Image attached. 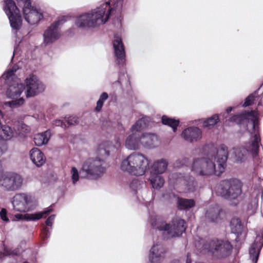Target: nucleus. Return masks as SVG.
Instances as JSON below:
<instances>
[{
	"instance_id": "f704fd0d",
	"label": "nucleus",
	"mask_w": 263,
	"mask_h": 263,
	"mask_svg": "<svg viewBox=\"0 0 263 263\" xmlns=\"http://www.w3.org/2000/svg\"><path fill=\"white\" fill-rule=\"evenodd\" d=\"M161 121L163 124L172 127L174 132L177 130V126L179 123V120L169 118L167 116H162Z\"/></svg>"
},
{
	"instance_id": "473e14b6",
	"label": "nucleus",
	"mask_w": 263,
	"mask_h": 263,
	"mask_svg": "<svg viewBox=\"0 0 263 263\" xmlns=\"http://www.w3.org/2000/svg\"><path fill=\"white\" fill-rule=\"evenodd\" d=\"M14 130L8 125H2L0 138L3 140H10L14 135Z\"/></svg>"
},
{
	"instance_id": "72a5a7b5",
	"label": "nucleus",
	"mask_w": 263,
	"mask_h": 263,
	"mask_svg": "<svg viewBox=\"0 0 263 263\" xmlns=\"http://www.w3.org/2000/svg\"><path fill=\"white\" fill-rule=\"evenodd\" d=\"M230 227L232 232L237 234H241L243 229V225L241 223V221L240 219L237 217H233L231 219Z\"/></svg>"
},
{
	"instance_id": "1a4fd4ad",
	"label": "nucleus",
	"mask_w": 263,
	"mask_h": 263,
	"mask_svg": "<svg viewBox=\"0 0 263 263\" xmlns=\"http://www.w3.org/2000/svg\"><path fill=\"white\" fill-rule=\"evenodd\" d=\"M24 90L25 85L22 83L14 82L13 84L10 85L6 91V96L7 98L12 100L5 102V106L8 107L11 109H15L23 105L25 103V99L20 97Z\"/></svg>"
},
{
	"instance_id": "423d86ee",
	"label": "nucleus",
	"mask_w": 263,
	"mask_h": 263,
	"mask_svg": "<svg viewBox=\"0 0 263 263\" xmlns=\"http://www.w3.org/2000/svg\"><path fill=\"white\" fill-rule=\"evenodd\" d=\"M103 161L99 158H90L83 163L80 170V174L83 177L89 179H97L105 172L106 169L103 166Z\"/></svg>"
},
{
	"instance_id": "4be33fe9",
	"label": "nucleus",
	"mask_w": 263,
	"mask_h": 263,
	"mask_svg": "<svg viewBox=\"0 0 263 263\" xmlns=\"http://www.w3.org/2000/svg\"><path fill=\"white\" fill-rule=\"evenodd\" d=\"M141 134L139 133H131L127 137L125 142V147L130 150L139 149L141 145Z\"/></svg>"
},
{
	"instance_id": "a878e982",
	"label": "nucleus",
	"mask_w": 263,
	"mask_h": 263,
	"mask_svg": "<svg viewBox=\"0 0 263 263\" xmlns=\"http://www.w3.org/2000/svg\"><path fill=\"white\" fill-rule=\"evenodd\" d=\"M149 121V119L147 116H143L132 125L130 128V132L132 133H139L141 134V131L148 125Z\"/></svg>"
},
{
	"instance_id": "a19ab883",
	"label": "nucleus",
	"mask_w": 263,
	"mask_h": 263,
	"mask_svg": "<svg viewBox=\"0 0 263 263\" xmlns=\"http://www.w3.org/2000/svg\"><path fill=\"white\" fill-rule=\"evenodd\" d=\"M16 70H13V69H11L8 70L7 72L4 73L2 76V78L7 81V83L8 82L9 79H10L12 76L14 75V71Z\"/></svg>"
},
{
	"instance_id": "cd10ccee",
	"label": "nucleus",
	"mask_w": 263,
	"mask_h": 263,
	"mask_svg": "<svg viewBox=\"0 0 263 263\" xmlns=\"http://www.w3.org/2000/svg\"><path fill=\"white\" fill-rule=\"evenodd\" d=\"M168 162L164 159H161L155 161L152 167V171L153 173L162 174L167 169Z\"/></svg>"
},
{
	"instance_id": "09e8293b",
	"label": "nucleus",
	"mask_w": 263,
	"mask_h": 263,
	"mask_svg": "<svg viewBox=\"0 0 263 263\" xmlns=\"http://www.w3.org/2000/svg\"><path fill=\"white\" fill-rule=\"evenodd\" d=\"M55 218V215L50 216L46 220L45 223L48 226H51Z\"/></svg>"
},
{
	"instance_id": "39448f33",
	"label": "nucleus",
	"mask_w": 263,
	"mask_h": 263,
	"mask_svg": "<svg viewBox=\"0 0 263 263\" xmlns=\"http://www.w3.org/2000/svg\"><path fill=\"white\" fill-rule=\"evenodd\" d=\"M258 116H231V121L235 122L240 125L246 126L248 129H251L254 133L253 140L252 142L250 151L253 157L258 154L259 148V139L258 133L259 130V121Z\"/></svg>"
},
{
	"instance_id": "0eeeda50",
	"label": "nucleus",
	"mask_w": 263,
	"mask_h": 263,
	"mask_svg": "<svg viewBox=\"0 0 263 263\" xmlns=\"http://www.w3.org/2000/svg\"><path fill=\"white\" fill-rule=\"evenodd\" d=\"M203 247L210 252L214 257L218 259L229 256L233 248L229 241L218 239L212 240L204 243Z\"/></svg>"
},
{
	"instance_id": "20e7f679",
	"label": "nucleus",
	"mask_w": 263,
	"mask_h": 263,
	"mask_svg": "<svg viewBox=\"0 0 263 263\" xmlns=\"http://www.w3.org/2000/svg\"><path fill=\"white\" fill-rule=\"evenodd\" d=\"M152 226L154 229L162 232L165 239L179 237L186 229L184 220L180 219L173 220L171 223L160 220L152 221Z\"/></svg>"
},
{
	"instance_id": "412c9836",
	"label": "nucleus",
	"mask_w": 263,
	"mask_h": 263,
	"mask_svg": "<svg viewBox=\"0 0 263 263\" xmlns=\"http://www.w3.org/2000/svg\"><path fill=\"white\" fill-rule=\"evenodd\" d=\"M165 252V249L161 245H154L149 251V262L151 263H159L163 258Z\"/></svg>"
},
{
	"instance_id": "5701e85b",
	"label": "nucleus",
	"mask_w": 263,
	"mask_h": 263,
	"mask_svg": "<svg viewBox=\"0 0 263 263\" xmlns=\"http://www.w3.org/2000/svg\"><path fill=\"white\" fill-rule=\"evenodd\" d=\"M179 180L185 192H193L196 190L197 184L194 177L185 174L180 177Z\"/></svg>"
},
{
	"instance_id": "b1692460",
	"label": "nucleus",
	"mask_w": 263,
	"mask_h": 263,
	"mask_svg": "<svg viewBox=\"0 0 263 263\" xmlns=\"http://www.w3.org/2000/svg\"><path fill=\"white\" fill-rule=\"evenodd\" d=\"M141 145L144 147L152 148L156 147L159 144L157 136L153 134H141Z\"/></svg>"
},
{
	"instance_id": "dca6fc26",
	"label": "nucleus",
	"mask_w": 263,
	"mask_h": 263,
	"mask_svg": "<svg viewBox=\"0 0 263 263\" xmlns=\"http://www.w3.org/2000/svg\"><path fill=\"white\" fill-rule=\"evenodd\" d=\"M23 10L25 20L31 25L37 23L43 17L40 10L31 5L28 7L23 8Z\"/></svg>"
},
{
	"instance_id": "c9c22d12",
	"label": "nucleus",
	"mask_w": 263,
	"mask_h": 263,
	"mask_svg": "<svg viewBox=\"0 0 263 263\" xmlns=\"http://www.w3.org/2000/svg\"><path fill=\"white\" fill-rule=\"evenodd\" d=\"M219 116H211L204 120L203 122V126L208 129L213 128L219 121Z\"/></svg>"
},
{
	"instance_id": "9d476101",
	"label": "nucleus",
	"mask_w": 263,
	"mask_h": 263,
	"mask_svg": "<svg viewBox=\"0 0 263 263\" xmlns=\"http://www.w3.org/2000/svg\"><path fill=\"white\" fill-rule=\"evenodd\" d=\"M69 18V16H63L47 28L43 33V44L44 45L51 44L60 37L61 33L60 27Z\"/></svg>"
},
{
	"instance_id": "5fc2aeb1",
	"label": "nucleus",
	"mask_w": 263,
	"mask_h": 263,
	"mask_svg": "<svg viewBox=\"0 0 263 263\" xmlns=\"http://www.w3.org/2000/svg\"><path fill=\"white\" fill-rule=\"evenodd\" d=\"M186 263H189L187 260V262Z\"/></svg>"
},
{
	"instance_id": "de8ad7c7",
	"label": "nucleus",
	"mask_w": 263,
	"mask_h": 263,
	"mask_svg": "<svg viewBox=\"0 0 263 263\" xmlns=\"http://www.w3.org/2000/svg\"><path fill=\"white\" fill-rule=\"evenodd\" d=\"M50 232L49 231V230L47 228L45 227L43 229V230L42 232L43 239L45 240V239H46L48 238H49V236H50Z\"/></svg>"
},
{
	"instance_id": "ddd939ff",
	"label": "nucleus",
	"mask_w": 263,
	"mask_h": 263,
	"mask_svg": "<svg viewBox=\"0 0 263 263\" xmlns=\"http://www.w3.org/2000/svg\"><path fill=\"white\" fill-rule=\"evenodd\" d=\"M23 178L18 174L7 175L0 180V185L7 191H16L22 186Z\"/></svg>"
},
{
	"instance_id": "f8f14e48",
	"label": "nucleus",
	"mask_w": 263,
	"mask_h": 263,
	"mask_svg": "<svg viewBox=\"0 0 263 263\" xmlns=\"http://www.w3.org/2000/svg\"><path fill=\"white\" fill-rule=\"evenodd\" d=\"M25 93L27 98L34 97L44 91V84L34 75L30 76L25 81Z\"/></svg>"
},
{
	"instance_id": "8fccbe9b",
	"label": "nucleus",
	"mask_w": 263,
	"mask_h": 263,
	"mask_svg": "<svg viewBox=\"0 0 263 263\" xmlns=\"http://www.w3.org/2000/svg\"><path fill=\"white\" fill-rule=\"evenodd\" d=\"M242 115H256L255 114L254 110H251V111H245V113L244 114H242Z\"/></svg>"
},
{
	"instance_id": "49530a36",
	"label": "nucleus",
	"mask_w": 263,
	"mask_h": 263,
	"mask_svg": "<svg viewBox=\"0 0 263 263\" xmlns=\"http://www.w3.org/2000/svg\"><path fill=\"white\" fill-rule=\"evenodd\" d=\"M7 149V146L4 141L0 140V157L5 153Z\"/></svg>"
},
{
	"instance_id": "ea45409f",
	"label": "nucleus",
	"mask_w": 263,
	"mask_h": 263,
	"mask_svg": "<svg viewBox=\"0 0 263 263\" xmlns=\"http://www.w3.org/2000/svg\"><path fill=\"white\" fill-rule=\"evenodd\" d=\"M71 178L74 184L78 181L79 175L78 170L75 167H72L71 170Z\"/></svg>"
},
{
	"instance_id": "6e6d98bb",
	"label": "nucleus",
	"mask_w": 263,
	"mask_h": 263,
	"mask_svg": "<svg viewBox=\"0 0 263 263\" xmlns=\"http://www.w3.org/2000/svg\"><path fill=\"white\" fill-rule=\"evenodd\" d=\"M262 235V236H263V234Z\"/></svg>"
},
{
	"instance_id": "7ed1b4c3",
	"label": "nucleus",
	"mask_w": 263,
	"mask_h": 263,
	"mask_svg": "<svg viewBox=\"0 0 263 263\" xmlns=\"http://www.w3.org/2000/svg\"><path fill=\"white\" fill-rule=\"evenodd\" d=\"M150 161L142 154L133 152L121 163V168L135 176L144 175L149 168Z\"/></svg>"
},
{
	"instance_id": "7c9ffc66",
	"label": "nucleus",
	"mask_w": 263,
	"mask_h": 263,
	"mask_svg": "<svg viewBox=\"0 0 263 263\" xmlns=\"http://www.w3.org/2000/svg\"><path fill=\"white\" fill-rule=\"evenodd\" d=\"M50 138V133L48 131L36 134L34 137V142L36 145L40 146L46 144Z\"/></svg>"
},
{
	"instance_id": "6ab92c4d",
	"label": "nucleus",
	"mask_w": 263,
	"mask_h": 263,
	"mask_svg": "<svg viewBox=\"0 0 263 263\" xmlns=\"http://www.w3.org/2000/svg\"><path fill=\"white\" fill-rule=\"evenodd\" d=\"M53 205L54 204L50 205L45 211L41 212L36 213L35 214H18L15 215V217L18 220H25L26 221L37 220L40 219L43 217H46V215L49 214L51 212H52Z\"/></svg>"
},
{
	"instance_id": "a211bd4d",
	"label": "nucleus",
	"mask_w": 263,
	"mask_h": 263,
	"mask_svg": "<svg viewBox=\"0 0 263 263\" xmlns=\"http://www.w3.org/2000/svg\"><path fill=\"white\" fill-rule=\"evenodd\" d=\"M121 143L119 139H117L116 143H112L109 141L102 142L98 147V154L103 157L109 156L111 153L117 150L120 146Z\"/></svg>"
},
{
	"instance_id": "6e6552de",
	"label": "nucleus",
	"mask_w": 263,
	"mask_h": 263,
	"mask_svg": "<svg viewBox=\"0 0 263 263\" xmlns=\"http://www.w3.org/2000/svg\"><path fill=\"white\" fill-rule=\"evenodd\" d=\"M241 182L236 179L224 180L219 185V192L226 199H235L240 195L242 192Z\"/></svg>"
},
{
	"instance_id": "2eb2a0df",
	"label": "nucleus",
	"mask_w": 263,
	"mask_h": 263,
	"mask_svg": "<svg viewBox=\"0 0 263 263\" xmlns=\"http://www.w3.org/2000/svg\"><path fill=\"white\" fill-rule=\"evenodd\" d=\"M112 44L117 63L119 65H123L125 62V53L122 39L119 35H115Z\"/></svg>"
},
{
	"instance_id": "864d4df0",
	"label": "nucleus",
	"mask_w": 263,
	"mask_h": 263,
	"mask_svg": "<svg viewBox=\"0 0 263 263\" xmlns=\"http://www.w3.org/2000/svg\"><path fill=\"white\" fill-rule=\"evenodd\" d=\"M2 111L0 110V115L2 114Z\"/></svg>"
},
{
	"instance_id": "79ce46f5",
	"label": "nucleus",
	"mask_w": 263,
	"mask_h": 263,
	"mask_svg": "<svg viewBox=\"0 0 263 263\" xmlns=\"http://www.w3.org/2000/svg\"><path fill=\"white\" fill-rule=\"evenodd\" d=\"M255 96L253 94L249 95L245 100L244 103L242 105L243 107H247L250 105L254 101Z\"/></svg>"
},
{
	"instance_id": "c85d7f7f",
	"label": "nucleus",
	"mask_w": 263,
	"mask_h": 263,
	"mask_svg": "<svg viewBox=\"0 0 263 263\" xmlns=\"http://www.w3.org/2000/svg\"><path fill=\"white\" fill-rule=\"evenodd\" d=\"M149 180L153 187L157 190L162 187L164 183V180L162 176L158 174L153 173V172L151 173Z\"/></svg>"
},
{
	"instance_id": "aec40b11",
	"label": "nucleus",
	"mask_w": 263,
	"mask_h": 263,
	"mask_svg": "<svg viewBox=\"0 0 263 263\" xmlns=\"http://www.w3.org/2000/svg\"><path fill=\"white\" fill-rule=\"evenodd\" d=\"M222 210L218 206L210 208L206 212L205 217L207 222L217 223L223 218Z\"/></svg>"
},
{
	"instance_id": "f257e3e1",
	"label": "nucleus",
	"mask_w": 263,
	"mask_h": 263,
	"mask_svg": "<svg viewBox=\"0 0 263 263\" xmlns=\"http://www.w3.org/2000/svg\"><path fill=\"white\" fill-rule=\"evenodd\" d=\"M206 157H198L193 159L191 171L197 176L209 177L213 175L219 176L225 170L228 159V149L221 144L217 147L214 144L206 145L203 147Z\"/></svg>"
},
{
	"instance_id": "393cba45",
	"label": "nucleus",
	"mask_w": 263,
	"mask_h": 263,
	"mask_svg": "<svg viewBox=\"0 0 263 263\" xmlns=\"http://www.w3.org/2000/svg\"><path fill=\"white\" fill-rule=\"evenodd\" d=\"M30 157L37 167L42 166L46 161L44 154L37 148H33L30 151Z\"/></svg>"
},
{
	"instance_id": "4468645a",
	"label": "nucleus",
	"mask_w": 263,
	"mask_h": 263,
	"mask_svg": "<svg viewBox=\"0 0 263 263\" xmlns=\"http://www.w3.org/2000/svg\"><path fill=\"white\" fill-rule=\"evenodd\" d=\"M11 202L13 209L16 211L26 212L29 210L28 204L30 202V197L25 194H16Z\"/></svg>"
},
{
	"instance_id": "e433bc0d",
	"label": "nucleus",
	"mask_w": 263,
	"mask_h": 263,
	"mask_svg": "<svg viewBox=\"0 0 263 263\" xmlns=\"http://www.w3.org/2000/svg\"><path fill=\"white\" fill-rule=\"evenodd\" d=\"M258 238L260 239V237H256V240L255 241L254 243L252 246L251 248H250V249L249 250V254L250 255V257L252 259V261L253 262H254V263H256L258 260V258L259 254V251H260L259 249L256 250V241H257V239Z\"/></svg>"
},
{
	"instance_id": "bb28decb",
	"label": "nucleus",
	"mask_w": 263,
	"mask_h": 263,
	"mask_svg": "<svg viewBox=\"0 0 263 263\" xmlns=\"http://www.w3.org/2000/svg\"><path fill=\"white\" fill-rule=\"evenodd\" d=\"M149 121V119L147 116H143L132 125L130 128V132L132 133H139L141 134V131L148 125Z\"/></svg>"
},
{
	"instance_id": "c756f323",
	"label": "nucleus",
	"mask_w": 263,
	"mask_h": 263,
	"mask_svg": "<svg viewBox=\"0 0 263 263\" xmlns=\"http://www.w3.org/2000/svg\"><path fill=\"white\" fill-rule=\"evenodd\" d=\"M195 205V201L192 199L178 198L177 206L180 210H189Z\"/></svg>"
},
{
	"instance_id": "c03bdc74",
	"label": "nucleus",
	"mask_w": 263,
	"mask_h": 263,
	"mask_svg": "<svg viewBox=\"0 0 263 263\" xmlns=\"http://www.w3.org/2000/svg\"><path fill=\"white\" fill-rule=\"evenodd\" d=\"M19 5H23V8L28 7L31 5L30 0H16Z\"/></svg>"
},
{
	"instance_id": "37998d69",
	"label": "nucleus",
	"mask_w": 263,
	"mask_h": 263,
	"mask_svg": "<svg viewBox=\"0 0 263 263\" xmlns=\"http://www.w3.org/2000/svg\"><path fill=\"white\" fill-rule=\"evenodd\" d=\"M53 124L55 126H60L62 127L66 128L67 127V124L66 123V122L64 120H55L53 121Z\"/></svg>"
},
{
	"instance_id": "a18cd8bd",
	"label": "nucleus",
	"mask_w": 263,
	"mask_h": 263,
	"mask_svg": "<svg viewBox=\"0 0 263 263\" xmlns=\"http://www.w3.org/2000/svg\"><path fill=\"white\" fill-rule=\"evenodd\" d=\"M0 216L1 219L4 221L8 222L9 221L8 218L7 216V211L5 209H2L0 212Z\"/></svg>"
},
{
	"instance_id": "3c124183",
	"label": "nucleus",
	"mask_w": 263,
	"mask_h": 263,
	"mask_svg": "<svg viewBox=\"0 0 263 263\" xmlns=\"http://www.w3.org/2000/svg\"><path fill=\"white\" fill-rule=\"evenodd\" d=\"M232 107H229L226 109V112L227 114H229L232 110Z\"/></svg>"
},
{
	"instance_id": "2f4dec72",
	"label": "nucleus",
	"mask_w": 263,
	"mask_h": 263,
	"mask_svg": "<svg viewBox=\"0 0 263 263\" xmlns=\"http://www.w3.org/2000/svg\"><path fill=\"white\" fill-rule=\"evenodd\" d=\"M234 153L236 160L238 162H242L246 160L249 150L243 147L234 148Z\"/></svg>"
},
{
	"instance_id": "9b49d317",
	"label": "nucleus",
	"mask_w": 263,
	"mask_h": 263,
	"mask_svg": "<svg viewBox=\"0 0 263 263\" xmlns=\"http://www.w3.org/2000/svg\"><path fill=\"white\" fill-rule=\"evenodd\" d=\"M4 10L7 15L12 30L16 32L22 26V17L20 10L12 0L4 2Z\"/></svg>"
},
{
	"instance_id": "f03ea898",
	"label": "nucleus",
	"mask_w": 263,
	"mask_h": 263,
	"mask_svg": "<svg viewBox=\"0 0 263 263\" xmlns=\"http://www.w3.org/2000/svg\"><path fill=\"white\" fill-rule=\"evenodd\" d=\"M101 3L96 8L82 13L75 20V25L84 29H93L105 24L110 15L115 10H120L122 6V0H112Z\"/></svg>"
},
{
	"instance_id": "f3484780",
	"label": "nucleus",
	"mask_w": 263,
	"mask_h": 263,
	"mask_svg": "<svg viewBox=\"0 0 263 263\" xmlns=\"http://www.w3.org/2000/svg\"><path fill=\"white\" fill-rule=\"evenodd\" d=\"M181 137L187 142H194L202 138V132L198 127L192 126L184 129Z\"/></svg>"
},
{
	"instance_id": "58836bf2",
	"label": "nucleus",
	"mask_w": 263,
	"mask_h": 263,
	"mask_svg": "<svg viewBox=\"0 0 263 263\" xmlns=\"http://www.w3.org/2000/svg\"><path fill=\"white\" fill-rule=\"evenodd\" d=\"M65 121L68 126L78 124L79 119L78 116H68L67 118H65Z\"/></svg>"
},
{
	"instance_id": "603ef678",
	"label": "nucleus",
	"mask_w": 263,
	"mask_h": 263,
	"mask_svg": "<svg viewBox=\"0 0 263 263\" xmlns=\"http://www.w3.org/2000/svg\"><path fill=\"white\" fill-rule=\"evenodd\" d=\"M138 183V181L137 180H133L132 182V185H133L134 184H137Z\"/></svg>"
},
{
	"instance_id": "4c0bfd02",
	"label": "nucleus",
	"mask_w": 263,
	"mask_h": 263,
	"mask_svg": "<svg viewBox=\"0 0 263 263\" xmlns=\"http://www.w3.org/2000/svg\"><path fill=\"white\" fill-rule=\"evenodd\" d=\"M108 95L106 92H103L100 96L99 100L97 102V106L95 108V110L97 111H99L102 109L103 104L105 101L107 100Z\"/></svg>"
}]
</instances>
